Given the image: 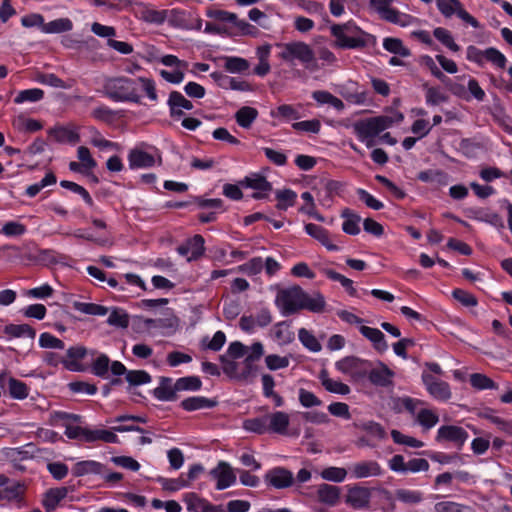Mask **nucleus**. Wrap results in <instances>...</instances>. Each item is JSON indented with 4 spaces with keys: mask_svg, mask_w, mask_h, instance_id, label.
I'll use <instances>...</instances> for the list:
<instances>
[{
    "mask_svg": "<svg viewBox=\"0 0 512 512\" xmlns=\"http://www.w3.org/2000/svg\"><path fill=\"white\" fill-rule=\"evenodd\" d=\"M275 305L283 316H290L306 309L313 313H321L325 309V298L317 293L310 296L300 286L294 285L280 290L275 298Z\"/></svg>",
    "mask_w": 512,
    "mask_h": 512,
    "instance_id": "f257e3e1",
    "label": "nucleus"
},
{
    "mask_svg": "<svg viewBox=\"0 0 512 512\" xmlns=\"http://www.w3.org/2000/svg\"><path fill=\"white\" fill-rule=\"evenodd\" d=\"M330 33L335 38L334 46L339 49L362 50L376 44V37L362 30L353 20L332 24Z\"/></svg>",
    "mask_w": 512,
    "mask_h": 512,
    "instance_id": "f03ea898",
    "label": "nucleus"
},
{
    "mask_svg": "<svg viewBox=\"0 0 512 512\" xmlns=\"http://www.w3.org/2000/svg\"><path fill=\"white\" fill-rule=\"evenodd\" d=\"M403 118L402 113H397L395 117L380 115L358 120L353 124L354 134L360 142L365 143L367 148H371L375 145L374 138L376 136L390 128L395 122H401Z\"/></svg>",
    "mask_w": 512,
    "mask_h": 512,
    "instance_id": "7ed1b4c3",
    "label": "nucleus"
},
{
    "mask_svg": "<svg viewBox=\"0 0 512 512\" xmlns=\"http://www.w3.org/2000/svg\"><path fill=\"white\" fill-rule=\"evenodd\" d=\"M103 89L104 95L113 102L142 103L136 78L112 77L106 80Z\"/></svg>",
    "mask_w": 512,
    "mask_h": 512,
    "instance_id": "20e7f679",
    "label": "nucleus"
},
{
    "mask_svg": "<svg viewBox=\"0 0 512 512\" xmlns=\"http://www.w3.org/2000/svg\"><path fill=\"white\" fill-rule=\"evenodd\" d=\"M276 46L282 49L278 57L284 62L292 64L295 60H298L307 69L314 70L317 68L315 53L307 43L292 41L277 43Z\"/></svg>",
    "mask_w": 512,
    "mask_h": 512,
    "instance_id": "39448f33",
    "label": "nucleus"
},
{
    "mask_svg": "<svg viewBox=\"0 0 512 512\" xmlns=\"http://www.w3.org/2000/svg\"><path fill=\"white\" fill-rule=\"evenodd\" d=\"M371 366L370 361L355 356H346L335 363L337 371L349 375L355 381L366 378L367 370Z\"/></svg>",
    "mask_w": 512,
    "mask_h": 512,
    "instance_id": "423d86ee",
    "label": "nucleus"
},
{
    "mask_svg": "<svg viewBox=\"0 0 512 512\" xmlns=\"http://www.w3.org/2000/svg\"><path fill=\"white\" fill-rule=\"evenodd\" d=\"M421 378L427 392L432 398L441 402H446L451 398L452 393L450 385L447 382L425 371L422 373Z\"/></svg>",
    "mask_w": 512,
    "mask_h": 512,
    "instance_id": "0eeeda50",
    "label": "nucleus"
},
{
    "mask_svg": "<svg viewBox=\"0 0 512 512\" xmlns=\"http://www.w3.org/2000/svg\"><path fill=\"white\" fill-rule=\"evenodd\" d=\"M468 438L469 434L463 427L456 425H442L437 431L435 440L439 443L451 442L460 450Z\"/></svg>",
    "mask_w": 512,
    "mask_h": 512,
    "instance_id": "6e6552de",
    "label": "nucleus"
},
{
    "mask_svg": "<svg viewBox=\"0 0 512 512\" xmlns=\"http://www.w3.org/2000/svg\"><path fill=\"white\" fill-rule=\"evenodd\" d=\"M264 481L275 489H286L294 484V476L287 468L276 466L265 473Z\"/></svg>",
    "mask_w": 512,
    "mask_h": 512,
    "instance_id": "1a4fd4ad",
    "label": "nucleus"
},
{
    "mask_svg": "<svg viewBox=\"0 0 512 512\" xmlns=\"http://www.w3.org/2000/svg\"><path fill=\"white\" fill-rule=\"evenodd\" d=\"M48 136L59 144L76 145L80 142L79 128L75 125H55L48 129Z\"/></svg>",
    "mask_w": 512,
    "mask_h": 512,
    "instance_id": "9d476101",
    "label": "nucleus"
},
{
    "mask_svg": "<svg viewBox=\"0 0 512 512\" xmlns=\"http://www.w3.org/2000/svg\"><path fill=\"white\" fill-rule=\"evenodd\" d=\"M210 476L216 480V489L219 491L231 487L237 480L234 470L226 461H219L210 471Z\"/></svg>",
    "mask_w": 512,
    "mask_h": 512,
    "instance_id": "9b49d317",
    "label": "nucleus"
},
{
    "mask_svg": "<svg viewBox=\"0 0 512 512\" xmlns=\"http://www.w3.org/2000/svg\"><path fill=\"white\" fill-rule=\"evenodd\" d=\"M395 373L383 362H379L376 368H368L366 378L371 384L382 388H392Z\"/></svg>",
    "mask_w": 512,
    "mask_h": 512,
    "instance_id": "f8f14e48",
    "label": "nucleus"
},
{
    "mask_svg": "<svg viewBox=\"0 0 512 512\" xmlns=\"http://www.w3.org/2000/svg\"><path fill=\"white\" fill-rule=\"evenodd\" d=\"M183 501L189 512H226L223 505H214L194 492L185 493Z\"/></svg>",
    "mask_w": 512,
    "mask_h": 512,
    "instance_id": "ddd939ff",
    "label": "nucleus"
},
{
    "mask_svg": "<svg viewBox=\"0 0 512 512\" xmlns=\"http://www.w3.org/2000/svg\"><path fill=\"white\" fill-rule=\"evenodd\" d=\"M371 489L355 484L348 489L345 502L354 509L361 510L369 507Z\"/></svg>",
    "mask_w": 512,
    "mask_h": 512,
    "instance_id": "4468645a",
    "label": "nucleus"
},
{
    "mask_svg": "<svg viewBox=\"0 0 512 512\" xmlns=\"http://www.w3.org/2000/svg\"><path fill=\"white\" fill-rule=\"evenodd\" d=\"M210 77L222 89H231L235 91H250L251 86L247 81L238 80L230 77L223 72L215 71L210 74Z\"/></svg>",
    "mask_w": 512,
    "mask_h": 512,
    "instance_id": "2eb2a0df",
    "label": "nucleus"
},
{
    "mask_svg": "<svg viewBox=\"0 0 512 512\" xmlns=\"http://www.w3.org/2000/svg\"><path fill=\"white\" fill-rule=\"evenodd\" d=\"M304 229L309 236L319 241L328 251L338 252L341 250L338 245L331 242L330 233L323 226L314 223H307L305 224Z\"/></svg>",
    "mask_w": 512,
    "mask_h": 512,
    "instance_id": "dca6fc26",
    "label": "nucleus"
},
{
    "mask_svg": "<svg viewBox=\"0 0 512 512\" xmlns=\"http://www.w3.org/2000/svg\"><path fill=\"white\" fill-rule=\"evenodd\" d=\"M352 477L355 479L368 478L372 476H381L383 469L380 464L373 460L361 461L351 467Z\"/></svg>",
    "mask_w": 512,
    "mask_h": 512,
    "instance_id": "f3484780",
    "label": "nucleus"
},
{
    "mask_svg": "<svg viewBox=\"0 0 512 512\" xmlns=\"http://www.w3.org/2000/svg\"><path fill=\"white\" fill-rule=\"evenodd\" d=\"M177 392L173 379L162 376L159 378V386L153 389L152 394L159 401L169 402L177 400Z\"/></svg>",
    "mask_w": 512,
    "mask_h": 512,
    "instance_id": "a211bd4d",
    "label": "nucleus"
},
{
    "mask_svg": "<svg viewBox=\"0 0 512 512\" xmlns=\"http://www.w3.org/2000/svg\"><path fill=\"white\" fill-rule=\"evenodd\" d=\"M106 466L95 460H82L75 463L71 469L74 477H83L86 475H103Z\"/></svg>",
    "mask_w": 512,
    "mask_h": 512,
    "instance_id": "6ab92c4d",
    "label": "nucleus"
},
{
    "mask_svg": "<svg viewBox=\"0 0 512 512\" xmlns=\"http://www.w3.org/2000/svg\"><path fill=\"white\" fill-rule=\"evenodd\" d=\"M191 15L192 12L184 9H167L166 21L173 28L187 30L192 27L190 22Z\"/></svg>",
    "mask_w": 512,
    "mask_h": 512,
    "instance_id": "aec40b11",
    "label": "nucleus"
},
{
    "mask_svg": "<svg viewBox=\"0 0 512 512\" xmlns=\"http://www.w3.org/2000/svg\"><path fill=\"white\" fill-rule=\"evenodd\" d=\"M128 162L129 168L132 170L145 169L151 168L155 165V158L152 154L146 151L132 149L128 154Z\"/></svg>",
    "mask_w": 512,
    "mask_h": 512,
    "instance_id": "412c9836",
    "label": "nucleus"
},
{
    "mask_svg": "<svg viewBox=\"0 0 512 512\" xmlns=\"http://www.w3.org/2000/svg\"><path fill=\"white\" fill-rule=\"evenodd\" d=\"M316 493L320 503L333 507L339 502L341 489L338 486L322 483L318 485Z\"/></svg>",
    "mask_w": 512,
    "mask_h": 512,
    "instance_id": "4be33fe9",
    "label": "nucleus"
},
{
    "mask_svg": "<svg viewBox=\"0 0 512 512\" xmlns=\"http://www.w3.org/2000/svg\"><path fill=\"white\" fill-rule=\"evenodd\" d=\"M218 405L216 399L207 398L205 396H191L187 397L180 402V407L187 411L193 412L201 409H210Z\"/></svg>",
    "mask_w": 512,
    "mask_h": 512,
    "instance_id": "5701e85b",
    "label": "nucleus"
},
{
    "mask_svg": "<svg viewBox=\"0 0 512 512\" xmlns=\"http://www.w3.org/2000/svg\"><path fill=\"white\" fill-rule=\"evenodd\" d=\"M269 433L287 435L289 427V415L283 411H276L267 415Z\"/></svg>",
    "mask_w": 512,
    "mask_h": 512,
    "instance_id": "b1692460",
    "label": "nucleus"
},
{
    "mask_svg": "<svg viewBox=\"0 0 512 512\" xmlns=\"http://www.w3.org/2000/svg\"><path fill=\"white\" fill-rule=\"evenodd\" d=\"M359 331L365 338L372 342L374 349L378 352L383 353L388 349L385 335L379 329L362 325Z\"/></svg>",
    "mask_w": 512,
    "mask_h": 512,
    "instance_id": "393cba45",
    "label": "nucleus"
},
{
    "mask_svg": "<svg viewBox=\"0 0 512 512\" xmlns=\"http://www.w3.org/2000/svg\"><path fill=\"white\" fill-rule=\"evenodd\" d=\"M87 354V350L84 346H72L67 352V360H63V365L70 371H83L82 365L79 363Z\"/></svg>",
    "mask_w": 512,
    "mask_h": 512,
    "instance_id": "a878e982",
    "label": "nucleus"
},
{
    "mask_svg": "<svg viewBox=\"0 0 512 512\" xmlns=\"http://www.w3.org/2000/svg\"><path fill=\"white\" fill-rule=\"evenodd\" d=\"M67 494V487L50 488L47 490L42 500V505L46 512L55 510L59 503L66 498Z\"/></svg>",
    "mask_w": 512,
    "mask_h": 512,
    "instance_id": "bb28decb",
    "label": "nucleus"
},
{
    "mask_svg": "<svg viewBox=\"0 0 512 512\" xmlns=\"http://www.w3.org/2000/svg\"><path fill=\"white\" fill-rule=\"evenodd\" d=\"M248 351L249 353L243 361L245 369L240 376L242 379H246L251 374L253 370V363L260 360L264 355V346L261 342H254L250 347H248Z\"/></svg>",
    "mask_w": 512,
    "mask_h": 512,
    "instance_id": "cd10ccee",
    "label": "nucleus"
},
{
    "mask_svg": "<svg viewBox=\"0 0 512 512\" xmlns=\"http://www.w3.org/2000/svg\"><path fill=\"white\" fill-rule=\"evenodd\" d=\"M26 492V485L23 482L15 481L12 485L6 486L2 489L3 500L17 503L21 507L24 503V495Z\"/></svg>",
    "mask_w": 512,
    "mask_h": 512,
    "instance_id": "c85d7f7f",
    "label": "nucleus"
},
{
    "mask_svg": "<svg viewBox=\"0 0 512 512\" xmlns=\"http://www.w3.org/2000/svg\"><path fill=\"white\" fill-rule=\"evenodd\" d=\"M319 379L322 386L330 393L338 394V395H347L351 392L350 387L341 382L333 380L329 377L327 370L323 369L320 371Z\"/></svg>",
    "mask_w": 512,
    "mask_h": 512,
    "instance_id": "c756f323",
    "label": "nucleus"
},
{
    "mask_svg": "<svg viewBox=\"0 0 512 512\" xmlns=\"http://www.w3.org/2000/svg\"><path fill=\"white\" fill-rule=\"evenodd\" d=\"M239 185L245 188H251L253 190L261 191H272V183L267 178L259 173H253L249 176L244 177L239 181Z\"/></svg>",
    "mask_w": 512,
    "mask_h": 512,
    "instance_id": "7c9ffc66",
    "label": "nucleus"
},
{
    "mask_svg": "<svg viewBox=\"0 0 512 512\" xmlns=\"http://www.w3.org/2000/svg\"><path fill=\"white\" fill-rule=\"evenodd\" d=\"M222 60L225 71L232 74H243L250 68L249 61L239 56H224Z\"/></svg>",
    "mask_w": 512,
    "mask_h": 512,
    "instance_id": "2f4dec72",
    "label": "nucleus"
},
{
    "mask_svg": "<svg viewBox=\"0 0 512 512\" xmlns=\"http://www.w3.org/2000/svg\"><path fill=\"white\" fill-rule=\"evenodd\" d=\"M60 186L62 188H65L67 190H70L71 192L78 194L82 197L83 201L96 213L99 212L98 206H96L93 198L91 197L90 193L87 189H85L83 186L69 181V180H62L60 182Z\"/></svg>",
    "mask_w": 512,
    "mask_h": 512,
    "instance_id": "473e14b6",
    "label": "nucleus"
},
{
    "mask_svg": "<svg viewBox=\"0 0 512 512\" xmlns=\"http://www.w3.org/2000/svg\"><path fill=\"white\" fill-rule=\"evenodd\" d=\"M274 338L282 345L290 344L295 339V334L290 330V323L288 321H280L273 327Z\"/></svg>",
    "mask_w": 512,
    "mask_h": 512,
    "instance_id": "72a5a7b5",
    "label": "nucleus"
},
{
    "mask_svg": "<svg viewBox=\"0 0 512 512\" xmlns=\"http://www.w3.org/2000/svg\"><path fill=\"white\" fill-rule=\"evenodd\" d=\"M257 117V109L250 106H243L235 113V120L237 124L245 129L250 128Z\"/></svg>",
    "mask_w": 512,
    "mask_h": 512,
    "instance_id": "f704fd0d",
    "label": "nucleus"
},
{
    "mask_svg": "<svg viewBox=\"0 0 512 512\" xmlns=\"http://www.w3.org/2000/svg\"><path fill=\"white\" fill-rule=\"evenodd\" d=\"M323 274L329 280L339 282L343 286V288L346 290V292L348 293L349 296L358 297L357 290L355 289V287L353 285L354 282L351 279L345 277L344 275L336 272L333 269H324Z\"/></svg>",
    "mask_w": 512,
    "mask_h": 512,
    "instance_id": "c9c22d12",
    "label": "nucleus"
},
{
    "mask_svg": "<svg viewBox=\"0 0 512 512\" xmlns=\"http://www.w3.org/2000/svg\"><path fill=\"white\" fill-rule=\"evenodd\" d=\"M118 114H119L118 111L113 110L109 106L104 105V104L99 105L98 107L94 108L91 112V116L94 119L101 121L103 123L109 124V125L115 123V121L119 117Z\"/></svg>",
    "mask_w": 512,
    "mask_h": 512,
    "instance_id": "e433bc0d",
    "label": "nucleus"
},
{
    "mask_svg": "<svg viewBox=\"0 0 512 512\" xmlns=\"http://www.w3.org/2000/svg\"><path fill=\"white\" fill-rule=\"evenodd\" d=\"M4 332L14 338L27 337L34 339L36 336V330L29 324H9L5 326Z\"/></svg>",
    "mask_w": 512,
    "mask_h": 512,
    "instance_id": "4c0bfd02",
    "label": "nucleus"
},
{
    "mask_svg": "<svg viewBox=\"0 0 512 512\" xmlns=\"http://www.w3.org/2000/svg\"><path fill=\"white\" fill-rule=\"evenodd\" d=\"M8 391L11 398L15 400H24L29 395L28 385L14 377L8 379Z\"/></svg>",
    "mask_w": 512,
    "mask_h": 512,
    "instance_id": "58836bf2",
    "label": "nucleus"
},
{
    "mask_svg": "<svg viewBox=\"0 0 512 512\" xmlns=\"http://www.w3.org/2000/svg\"><path fill=\"white\" fill-rule=\"evenodd\" d=\"M73 23L69 18H58L43 25V33L58 34L71 31Z\"/></svg>",
    "mask_w": 512,
    "mask_h": 512,
    "instance_id": "ea45409f",
    "label": "nucleus"
},
{
    "mask_svg": "<svg viewBox=\"0 0 512 512\" xmlns=\"http://www.w3.org/2000/svg\"><path fill=\"white\" fill-rule=\"evenodd\" d=\"M298 338L301 344L310 352L318 353L322 349V345L319 340L312 334L311 331L306 328H300L298 330Z\"/></svg>",
    "mask_w": 512,
    "mask_h": 512,
    "instance_id": "a19ab883",
    "label": "nucleus"
},
{
    "mask_svg": "<svg viewBox=\"0 0 512 512\" xmlns=\"http://www.w3.org/2000/svg\"><path fill=\"white\" fill-rule=\"evenodd\" d=\"M383 48L400 57H409L411 55L410 50L403 45V42L399 38L386 37L383 40Z\"/></svg>",
    "mask_w": 512,
    "mask_h": 512,
    "instance_id": "79ce46f5",
    "label": "nucleus"
},
{
    "mask_svg": "<svg viewBox=\"0 0 512 512\" xmlns=\"http://www.w3.org/2000/svg\"><path fill=\"white\" fill-rule=\"evenodd\" d=\"M157 483H159L163 490L168 492H176L182 488L189 487V483L181 474L178 478H166L159 476L157 478Z\"/></svg>",
    "mask_w": 512,
    "mask_h": 512,
    "instance_id": "37998d69",
    "label": "nucleus"
},
{
    "mask_svg": "<svg viewBox=\"0 0 512 512\" xmlns=\"http://www.w3.org/2000/svg\"><path fill=\"white\" fill-rule=\"evenodd\" d=\"M381 17L393 24H400L402 26H407L411 24L413 17L411 15L400 13L398 10L394 8H387L383 13H380Z\"/></svg>",
    "mask_w": 512,
    "mask_h": 512,
    "instance_id": "c03bdc74",
    "label": "nucleus"
},
{
    "mask_svg": "<svg viewBox=\"0 0 512 512\" xmlns=\"http://www.w3.org/2000/svg\"><path fill=\"white\" fill-rule=\"evenodd\" d=\"M35 80L42 85L54 88L70 89L72 87L71 84H68L54 73H38Z\"/></svg>",
    "mask_w": 512,
    "mask_h": 512,
    "instance_id": "a18cd8bd",
    "label": "nucleus"
},
{
    "mask_svg": "<svg viewBox=\"0 0 512 512\" xmlns=\"http://www.w3.org/2000/svg\"><path fill=\"white\" fill-rule=\"evenodd\" d=\"M296 198H297V194L292 189L287 188V189H283V190H278L276 192V199L278 201L276 204V208L278 210L285 211L289 207L294 206V204L296 202Z\"/></svg>",
    "mask_w": 512,
    "mask_h": 512,
    "instance_id": "49530a36",
    "label": "nucleus"
},
{
    "mask_svg": "<svg viewBox=\"0 0 512 512\" xmlns=\"http://www.w3.org/2000/svg\"><path fill=\"white\" fill-rule=\"evenodd\" d=\"M243 427L247 431L263 435L269 432L267 415L247 419L244 421Z\"/></svg>",
    "mask_w": 512,
    "mask_h": 512,
    "instance_id": "de8ad7c7",
    "label": "nucleus"
},
{
    "mask_svg": "<svg viewBox=\"0 0 512 512\" xmlns=\"http://www.w3.org/2000/svg\"><path fill=\"white\" fill-rule=\"evenodd\" d=\"M342 216L347 217L342 223V230L348 235H358L360 233L361 217L358 214L350 213L348 209L343 212Z\"/></svg>",
    "mask_w": 512,
    "mask_h": 512,
    "instance_id": "09e8293b",
    "label": "nucleus"
},
{
    "mask_svg": "<svg viewBox=\"0 0 512 512\" xmlns=\"http://www.w3.org/2000/svg\"><path fill=\"white\" fill-rule=\"evenodd\" d=\"M202 388V381L198 376H185L175 381V389L178 391H199Z\"/></svg>",
    "mask_w": 512,
    "mask_h": 512,
    "instance_id": "8fccbe9b",
    "label": "nucleus"
},
{
    "mask_svg": "<svg viewBox=\"0 0 512 512\" xmlns=\"http://www.w3.org/2000/svg\"><path fill=\"white\" fill-rule=\"evenodd\" d=\"M396 499L408 505H416L422 502L423 493L419 490L398 489L395 492Z\"/></svg>",
    "mask_w": 512,
    "mask_h": 512,
    "instance_id": "3c124183",
    "label": "nucleus"
},
{
    "mask_svg": "<svg viewBox=\"0 0 512 512\" xmlns=\"http://www.w3.org/2000/svg\"><path fill=\"white\" fill-rule=\"evenodd\" d=\"M73 307L75 310L87 315L105 316L108 313L107 307L96 303L75 301Z\"/></svg>",
    "mask_w": 512,
    "mask_h": 512,
    "instance_id": "603ef678",
    "label": "nucleus"
},
{
    "mask_svg": "<svg viewBox=\"0 0 512 512\" xmlns=\"http://www.w3.org/2000/svg\"><path fill=\"white\" fill-rule=\"evenodd\" d=\"M205 240L203 236L196 234L188 240L190 247V256L187 258L188 261L198 260L204 255L205 252Z\"/></svg>",
    "mask_w": 512,
    "mask_h": 512,
    "instance_id": "864d4df0",
    "label": "nucleus"
},
{
    "mask_svg": "<svg viewBox=\"0 0 512 512\" xmlns=\"http://www.w3.org/2000/svg\"><path fill=\"white\" fill-rule=\"evenodd\" d=\"M44 98V91L40 88H31L21 90L14 99L16 104H22L25 102H38Z\"/></svg>",
    "mask_w": 512,
    "mask_h": 512,
    "instance_id": "5fc2aeb1",
    "label": "nucleus"
},
{
    "mask_svg": "<svg viewBox=\"0 0 512 512\" xmlns=\"http://www.w3.org/2000/svg\"><path fill=\"white\" fill-rule=\"evenodd\" d=\"M167 18V9L156 10L153 8H145L141 12V19L147 23L162 25Z\"/></svg>",
    "mask_w": 512,
    "mask_h": 512,
    "instance_id": "6e6d98bb",
    "label": "nucleus"
},
{
    "mask_svg": "<svg viewBox=\"0 0 512 512\" xmlns=\"http://www.w3.org/2000/svg\"><path fill=\"white\" fill-rule=\"evenodd\" d=\"M433 35L439 42H441L451 51L458 52L460 50V46L455 43L449 30L443 27H437L433 30Z\"/></svg>",
    "mask_w": 512,
    "mask_h": 512,
    "instance_id": "4d7b16f0",
    "label": "nucleus"
},
{
    "mask_svg": "<svg viewBox=\"0 0 512 512\" xmlns=\"http://www.w3.org/2000/svg\"><path fill=\"white\" fill-rule=\"evenodd\" d=\"M374 178L378 183L383 185L396 200H403L406 197V192L387 177L377 174Z\"/></svg>",
    "mask_w": 512,
    "mask_h": 512,
    "instance_id": "13d9d810",
    "label": "nucleus"
},
{
    "mask_svg": "<svg viewBox=\"0 0 512 512\" xmlns=\"http://www.w3.org/2000/svg\"><path fill=\"white\" fill-rule=\"evenodd\" d=\"M417 179L424 183L437 182L440 184H445L447 180V173L442 170H423L420 171L417 175Z\"/></svg>",
    "mask_w": 512,
    "mask_h": 512,
    "instance_id": "bf43d9fd",
    "label": "nucleus"
},
{
    "mask_svg": "<svg viewBox=\"0 0 512 512\" xmlns=\"http://www.w3.org/2000/svg\"><path fill=\"white\" fill-rule=\"evenodd\" d=\"M417 422L425 430H430L439 422V416L434 411L423 408L417 413Z\"/></svg>",
    "mask_w": 512,
    "mask_h": 512,
    "instance_id": "052dcab7",
    "label": "nucleus"
},
{
    "mask_svg": "<svg viewBox=\"0 0 512 512\" xmlns=\"http://www.w3.org/2000/svg\"><path fill=\"white\" fill-rule=\"evenodd\" d=\"M270 115L272 118L283 120H296L300 117L299 112L290 104L279 105L276 109L271 110Z\"/></svg>",
    "mask_w": 512,
    "mask_h": 512,
    "instance_id": "680f3d73",
    "label": "nucleus"
},
{
    "mask_svg": "<svg viewBox=\"0 0 512 512\" xmlns=\"http://www.w3.org/2000/svg\"><path fill=\"white\" fill-rule=\"evenodd\" d=\"M110 367V359L106 354H100L92 363L91 372L100 378H106Z\"/></svg>",
    "mask_w": 512,
    "mask_h": 512,
    "instance_id": "e2e57ef3",
    "label": "nucleus"
},
{
    "mask_svg": "<svg viewBox=\"0 0 512 512\" xmlns=\"http://www.w3.org/2000/svg\"><path fill=\"white\" fill-rule=\"evenodd\" d=\"M125 378L130 386L148 384L152 380L151 375L145 370H129Z\"/></svg>",
    "mask_w": 512,
    "mask_h": 512,
    "instance_id": "0e129e2a",
    "label": "nucleus"
},
{
    "mask_svg": "<svg viewBox=\"0 0 512 512\" xmlns=\"http://www.w3.org/2000/svg\"><path fill=\"white\" fill-rule=\"evenodd\" d=\"M139 89L141 88L145 93L146 97L152 102H158V94L156 90V83L152 78L138 77Z\"/></svg>",
    "mask_w": 512,
    "mask_h": 512,
    "instance_id": "69168bd1",
    "label": "nucleus"
},
{
    "mask_svg": "<svg viewBox=\"0 0 512 512\" xmlns=\"http://www.w3.org/2000/svg\"><path fill=\"white\" fill-rule=\"evenodd\" d=\"M321 477L324 480L341 483L347 476V470L342 467H327L321 471Z\"/></svg>",
    "mask_w": 512,
    "mask_h": 512,
    "instance_id": "338daca9",
    "label": "nucleus"
},
{
    "mask_svg": "<svg viewBox=\"0 0 512 512\" xmlns=\"http://www.w3.org/2000/svg\"><path fill=\"white\" fill-rule=\"evenodd\" d=\"M107 323L118 328H127L129 326V315L122 309L114 308L107 319Z\"/></svg>",
    "mask_w": 512,
    "mask_h": 512,
    "instance_id": "774afa93",
    "label": "nucleus"
}]
</instances>
